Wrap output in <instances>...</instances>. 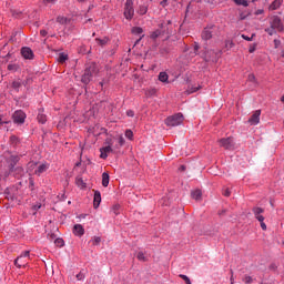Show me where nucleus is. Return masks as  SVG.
Here are the masks:
<instances>
[{"label": "nucleus", "instance_id": "51", "mask_svg": "<svg viewBox=\"0 0 284 284\" xmlns=\"http://www.w3.org/2000/svg\"><path fill=\"white\" fill-rule=\"evenodd\" d=\"M254 37H256V34H254V33L252 34V37L242 34V39H244V41H252V39H254Z\"/></svg>", "mask_w": 284, "mask_h": 284}, {"label": "nucleus", "instance_id": "44", "mask_svg": "<svg viewBox=\"0 0 284 284\" xmlns=\"http://www.w3.org/2000/svg\"><path fill=\"white\" fill-rule=\"evenodd\" d=\"M29 190L34 192V178H29Z\"/></svg>", "mask_w": 284, "mask_h": 284}, {"label": "nucleus", "instance_id": "55", "mask_svg": "<svg viewBox=\"0 0 284 284\" xmlns=\"http://www.w3.org/2000/svg\"><path fill=\"white\" fill-rule=\"evenodd\" d=\"M10 141L11 143H17L19 141V138H17V135H11Z\"/></svg>", "mask_w": 284, "mask_h": 284}, {"label": "nucleus", "instance_id": "39", "mask_svg": "<svg viewBox=\"0 0 284 284\" xmlns=\"http://www.w3.org/2000/svg\"><path fill=\"white\" fill-rule=\"evenodd\" d=\"M124 135L129 139V141H132L134 139V132H132V130L130 129L125 131Z\"/></svg>", "mask_w": 284, "mask_h": 284}, {"label": "nucleus", "instance_id": "33", "mask_svg": "<svg viewBox=\"0 0 284 284\" xmlns=\"http://www.w3.org/2000/svg\"><path fill=\"white\" fill-rule=\"evenodd\" d=\"M159 52L161 57H168L170 54V47H160Z\"/></svg>", "mask_w": 284, "mask_h": 284}, {"label": "nucleus", "instance_id": "15", "mask_svg": "<svg viewBox=\"0 0 284 284\" xmlns=\"http://www.w3.org/2000/svg\"><path fill=\"white\" fill-rule=\"evenodd\" d=\"M16 179H21L23 174H26V171L23 170V166H16L13 168V172H11Z\"/></svg>", "mask_w": 284, "mask_h": 284}, {"label": "nucleus", "instance_id": "48", "mask_svg": "<svg viewBox=\"0 0 284 284\" xmlns=\"http://www.w3.org/2000/svg\"><path fill=\"white\" fill-rule=\"evenodd\" d=\"M118 143H119L120 148H123V145H125V138H123V135H120Z\"/></svg>", "mask_w": 284, "mask_h": 284}, {"label": "nucleus", "instance_id": "11", "mask_svg": "<svg viewBox=\"0 0 284 284\" xmlns=\"http://www.w3.org/2000/svg\"><path fill=\"white\" fill-rule=\"evenodd\" d=\"M251 125H258L261 123V110H256L248 119Z\"/></svg>", "mask_w": 284, "mask_h": 284}, {"label": "nucleus", "instance_id": "6", "mask_svg": "<svg viewBox=\"0 0 284 284\" xmlns=\"http://www.w3.org/2000/svg\"><path fill=\"white\" fill-rule=\"evenodd\" d=\"M21 161V155H10L7 162L9 163V174L14 172V168H17V163Z\"/></svg>", "mask_w": 284, "mask_h": 284}, {"label": "nucleus", "instance_id": "21", "mask_svg": "<svg viewBox=\"0 0 284 284\" xmlns=\"http://www.w3.org/2000/svg\"><path fill=\"white\" fill-rule=\"evenodd\" d=\"M110 185V173L103 172L102 173V186L108 187Z\"/></svg>", "mask_w": 284, "mask_h": 284}, {"label": "nucleus", "instance_id": "47", "mask_svg": "<svg viewBox=\"0 0 284 284\" xmlns=\"http://www.w3.org/2000/svg\"><path fill=\"white\" fill-rule=\"evenodd\" d=\"M250 12L248 13H245V12H241L240 13V21H245V19H247V17H250Z\"/></svg>", "mask_w": 284, "mask_h": 284}, {"label": "nucleus", "instance_id": "10", "mask_svg": "<svg viewBox=\"0 0 284 284\" xmlns=\"http://www.w3.org/2000/svg\"><path fill=\"white\" fill-rule=\"evenodd\" d=\"M21 54H22L23 59H29L30 61H32V59H34V51H32V49L30 47H22Z\"/></svg>", "mask_w": 284, "mask_h": 284}, {"label": "nucleus", "instance_id": "54", "mask_svg": "<svg viewBox=\"0 0 284 284\" xmlns=\"http://www.w3.org/2000/svg\"><path fill=\"white\" fill-rule=\"evenodd\" d=\"M101 243V237L94 236L93 239V245H99Z\"/></svg>", "mask_w": 284, "mask_h": 284}, {"label": "nucleus", "instance_id": "22", "mask_svg": "<svg viewBox=\"0 0 284 284\" xmlns=\"http://www.w3.org/2000/svg\"><path fill=\"white\" fill-rule=\"evenodd\" d=\"M108 146H103L100 149V152H114V149H112V139H106Z\"/></svg>", "mask_w": 284, "mask_h": 284}, {"label": "nucleus", "instance_id": "1", "mask_svg": "<svg viewBox=\"0 0 284 284\" xmlns=\"http://www.w3.org/2000/svg\"><path fill=\"white\" fill-rule=\"evenodd\" d=\"M264 32H267L268 37H274L276 32H284V24L281 17L272 16L270 18V27L264 29Z\"/></svg>", "mask_w": 284, "mask_h": 284}, {"label": "nucleus", "instance_id": "42", "mask_svg": "<svg viewBox=\"0 0 284 284\" xmlns=\"http://www.w3.org/2000/svg\"><path fill=\"white\" fill-rule=\"evenodd\" d=\"M57 22H58V23H61V26H64V23H68V18L62 17V16H59V17L57 18Z\"/></svg>", "mask_w": 284, "mask_h": 284}, {"label": "nucleus", "instance_id": "52", "mask_svg": "<svg viewBox=\"0 0 284 284\" xmlns=\"http://www.w3.org/2000/svg\"><path fill=\"white\" fill-rule=\"evenodd\" d=\"M75 277L78 278V281H83V278H85V274H83V272H80L75 275Z\"/></svg>", "mask_w": 284, "mask_h": 284}, {"label": "nucleus", "instance_id": "41", "mask_svg": "<svg viewBox=\"0 0 284 284\" xmlns=\"http://www.w3.org/2000/svg\"><path fill=\"white\" fill-rule=\"evenodd\" d=\"M119 210H121V204H115L112 206V212L115 214V216H119Z\"/></svg>", "mask_w": 284, "mask_h": 284}, {"label": "nucleus", "instance_id": "64", "mask_svg": "<svg viewBox=\"0 0 284 284\" xmlns=\"http://www.w3.org/2000/svg\"><path fill=\"white\" fill-rule=\"evenodd\" d=\"M160 6H162V8H165V6H168V0H162L160 2Z\"/></svg>", "mask_w": 284, "mask_h": 284}, {"label": "nucleus", "instance_id": "61", "mask_svg": "<svg viewBox=\"0 0 284 284\" xmlns=\"http://www.w3.org/2000/svg\"><path fill=\"white\" fill-rule=\"evenodd\" d=\"M185 170H187V166H185V164H182V165L179 168V172H185Z\"/></svg>", "mask_w": 284, "mask_h": 284}, {"label": "nucleus", "instance_id": "13", "mask_svg": "<svg viewBox=\"0 0 284 284\" xmlns=\"http://www.w3.org/2000/svg\"><path fill=\"white\" fill-rule=\"evenodd\" d=\"M94 196H93V207L94 210H98L99 205H101V191L93 190Z\"/></svg>", "mask_w": 284, "mask_h": 284}, {"label": "nucleus", "instance_id": "19", "mask_svg": "<svg viewBox=\"0 0 284 284\" xmlns=\"http://www.w3.org/2000/svg\"><path fill=\"white\" fill-rule=\"evenodd\" d=\"M93 77L84 71V73L81 77V83H83V85H89Z\"/></svg>", "mask_w": 284, "mask_h": 284}, {"label": "nucleus", "instance_id": "25", "mask_svg": "<svg viewBox=\"0 0 284 284\" xmlns=\"http://www.w3.org/2000/svg\"><path fill=\"white\" fill-rule=\"evenodd\" d=\"M38 122L44 125L48 122V115L43 114V111H39L38 113Z\"/></svg>", "mask_w": 284, "mask_h": 284}, {"label": "nucleus", "instance_id": "4", "mask_svg": "<svg viewBox=\"0 0 284 284\" xmlns=\"http://www.w3.org/2000/svg\"><path fill=\"white\" fill-rule=\"evenodd\" d=\"M165 125L168 128H176V125H181L183 123V113H176L174 115L168 116L164 120Z\"/></svg>", "mask_w": 284, "mask_h": 284}, {"label": "nucleus", "instance_id": "5", "mask_svg": "<svg viewBox=\"0 0 284 284\" xmlns=\"http://www.w3.org/2000/svg\"><path fill=\"white\" fill-rule=\"evenodd\" d=\"M123 16L126 21H132V19H134V0L125 1Z\"/></svg>", "mask_w": 284, "mask_h": 284}, {"label": "nucleus", "instance_id": "9", "mask_svg": "<svg viewBox=\"0 0 284 284\" xmlns=\"http://www.w3.org/2000/svg\"><path fill=\"white\" fill-rule=\"evenodd\" d=\"M221 148L224 150H234V139L233 138H223L220 140Z\"/></svg>", "mask_w": 284, "mask_h": 284}, {"label": "nucleus", "instance_id": "14", "mask_svg": "<svg viewBox=\"0 0 284 284\" xmlns=\"http://www.w3.org/2000/svg\"><path fill=\"white\" fill-rule=\"evenodd\" d=\"M73 234H74V236L81 237V236H83V234H85V229L81 224H75L73 226Z\"/></svg>", "mask_w": 284, "mask_h": 284}, {"label": "nucleus", "instance_id": "18", "mask_svg": "<svg viewBox=\"0 0 284 284\" xmlns=\"http://www.w3.org/2000/svg\"><path fill=\"white\" fill-rule=\"evenodd\" d=\"M201 38H202L203 41H210V39H212V30L205 28L202 31Z\"/></svg>", "mask_w": 284, "mask_h": 284}, {"label": "nucleus", "instance_id": "37", "mask_svg": "<svg viewBox=\"0 0 284 284\" xmlns=\"http://www.w3.org/2000/svg\"><path fill=\"white\" fill-rule=\"evenodd\" d=\"M162 34H163V32L161 31V29H158V30H155V31H153V32L151 33V39L156 40V39H159V37H161Z\"/></svg>", "mask_w": 284, "mask_h": 284}, {"label": "nucleus", "instance_id": "28", "mask_svg": "<svg viewBox=\"0 0 284 284\" xmlns=\"http://www.w3.org/2000/svg\"><path fill=\"white\" fill-rule=\"evenodd\" d=\"M75 184L78 185V187H81V190H85V187H88V184L84 183L83 178H77Z\"/></svg>", "mask_w": 284, "mask_h": 284}, {"label": "nucleus", "instance_id": "38", "mask_svg": "<svg viewBox=\"0 0 284 284\" xmlns=\"http://www.w3.org/2000/svg\"><path fill=\"white\" fill-rule=\"evenodd\" d=\"M54 245H55L57 247H63V246L65 245V241H63V239H61V237H57V239L54 240Z\"/></svg>", "mask_w": 284, "mask_h": 284}, {"label": "nucleus", "instance_id": "34", "mask_svg": "<svg viewBox=\"0 0 284 284\" xmlns=\"http://www.w3.org/2000/svg\"><path fill=\"white\" fill-rule=\"evenodd\" d=\"M95 41L103 48V45L108 44V41H110V38L108 37H104L103 39L97 38Z\"/></svg>", "mask_w": 284, "mask_h": 284}, {"label": "nucleus", "instance_id": "45", "mask_svg": "<svg viewBox=\"0 0 284 284\" xmlns=\"http://www.w3.org/2000/svg\"><path fill=\"white\" fill-rule=\"evenodd\" d=\"M180 278H182V281L186 284H192V281H190V277L187 275L180 274Z\"/></svg>", "mask_w": 284, "mask_h": 284}, {"label": "nucleus", "instance_id": "32", "mask_svg": "<svg viewBox=\"0 0 284 284\" xmlns=\"http://www.w3.org/2000/svg\"><path fill=\"white\" fill-rule=\"evenodd\" d=\"M136 258L138 261H142V263H148V257L145 256V253H143V251L138 252Z\"/></svg>", "mask_w": 284, "mask_h": 284}, {"label": "nucleus", "instance_id": "17", "mask_svg": "<svg viewBox=\"0 0 284 284\" xmlns=\"http://www.w3.org/2000/svg\"><path fill=\"white\" fill-rule=\"evenodd\" d=\"M14 265H16V267H19V268L26 267L28 265V260H24L23 257L18 256L14 260Z\"/></svg>", "mask_w": 284, "mask_h": 284}, {"label": "nucleus", "instance_id": "43", "mask_svg": "<svg viewBox=\"0 0 284 284\" xmlns=\"http://www.w3.org/2000/svg\"><path fill=\"white\" fill-rule=\"evenodd\" d=\"M234 41H232V40H225V48L227 49V50H232V48H234Z\"/></svg>", "mask_w": 284, "mask_h": 284}, {"label": "nucleus", "instance_id": "53", "mask_svg": "<svg viewBox=\"0 0 284 284\" xmlns=\"http://www.w3.org/2000/svg\"><path fill=\"white\" fill-rule=\"evenodd\" d=\"M273 43H274L275 50L281 47V40H278V39H275V40L273 41Z\"/></svg>", "mask_w": 284, "mask_h": 284}, {"label": "nucleus", "instance_id": "20", "mask_svg": "<svg viewBox=\"0 0 284 284\" xmlns=\"http://www.w3.org/2000/svg\"><path fill=\"white\" fill-rule=\"evenodd\" d=\"M4 195H6L7 201H17V195L14 193H12L11 189L7 187L4 190Z\"/></svg>", "mask_w": 284, "mask_h": 284}, {"label": "nucleus", "instance_id": "3", "mask_svg": "<svg viewBox=\"0 0 284 284\" xmlns=\"http://www.w3.org/2000/svg\"><path fill=\"white\" fill-rule=\"evenodd\" d=\"M159 28L162 32V36L166 37V39H170V37H174V34H176V30L172 24V20H168L166 22L161 23Z\"/></svg>", "mask_w": 284, "mask_h": 284}, {"label": "nucleus", "instance_id": "26", "mask_svg": "<svg viewBox=\"0 0 284 284\" xmlns=\"http://www.w3.org/2000/svg\"><path fill=\"white\" fill-rule=\"evenodd\" d=\"M192 199H194L195 201H201V197L203 196V192H201V190H195L191 193Z\"/></svg>", "mask_w": 284, "mask_h": 284}, {"label": "nucleus", "instance_id": "60", "mask_svg": "<svg viewBox=\"0 0 284 284\" xmlns=\"http://www.w3.org/2000/svg\"><path fill=\"white\" fill-rule=\"evenodd\" d=\"M264 12H265V10L258 9L255 11V17H258V14H263Z\"/></svg>", "mask_w": 284, "mask_h": 284}, {"label": "nucleus", "instance_id": "16", "mask_svg": "<svg viewBox=\"0 0 284 284\" xmlns=\"http://www.w3.org/2000/svg\"><path fill=\"white\" fill-rule=\"evenodd\" d=\"M7 70L12 73L21 72V65L19 63H9Z\"/></svg>", "mask_w": 284, "mask_h": 284}, {"label": "nucleus", "instance_id": "35", "mask_svg": "<svg viewBox=\"0 0 284 284\" xmlns=\"http://www.w3.org/2000/svg\"><path fill=\"white\" fill-rule=\"evenodd\" d=\"M131 32H132V34H135V36L143 34V28H141V27H133L131 29Z\"/></svg>", "mask_w": 284, "mask_h": 284}, {"label": "nucleus", "instance_id": "58", "mask_svg": "<svg viewBox=\"0 0 284 284\" xmlns=\"http://www.w3.org/2000/svg\"><path fill=\"white\" fill-rule=\"evenodd\" d=\"M40 37H48V30L45 29L40 30Z\"/></svg>", "mask_w": 284, "mask_h": 284}, {"label": "nucleus", "instance_id": "7", "mask_svg": "<svg viewBox=\"0 0 284 284\" xmlns=\"http://www.w3.org/2000/svg\"><path fill=\"white\" fill-rule=\"evenodd\" d=\"M84 72H87V74H90L91 77L97 75V73L99 72V64L97 62L87 63Z\"/></svg>", "mask_w": 284, "mask_h": 284}, {"label": "nucleus", "instance_id": "57", "mask_svg": "<svg viewBox=\"0 0 284 284\" xmlns=\"http://www.w3.org/2000/svg\"><path fill=\"white\" fill-rule=\"evenodd\" d=\"M101 154H100V159H108V152L105 151H100Z\"/></svg>", "mask_w": 284, "mask_h": 284}, {"label": "nucleus", "instance_id": "8", "mask_svg": "<svg viewBox=\"0 0 284 284\" xmlns=\"http://www.w3.org/2000/svg\"><path fill=\"white\" fill-rule=\"evenodd\" d=\"M13 123H17L18 125H23L26 123V112L18 110L12 115Z\"/></svg>", "mask_w": 284, "mask_h": 284}, {"label": "nucleus", "instance_id": "46", "mask_svg": "<svg viewBox=\"0 0 284 284\" xmlns=\"http://www.w3.org/2000/svg\"><path fill=\"white\" fill-rule=\"evenodd\" d=\"M11 12H12V17H14V19H21V14H23V12L17 11V10H13Z\"/></svg>", "mask_w": 284, "mask_h": 284}, {"label": "nucleus", "instance_id": "50", "mask_svg": "<svg viewBox=\"0 0 284 284\" xmlns=\"http://www.w3.org/2000/svg\"><path fill=\"white\" fill-rule=\"evenodd\" d=\"M193 50L194 54H199V50H201V45H199V42H194Z\"/></svg>", "mask_w": 284, "mask_h": 284}, {"label": "nucleus", "instance_id": "2", "mask_svg": "<svg viewBox=\"0 0 284 284\" xmlns=\"http://www.w3.org/2000/svg\"><path fill=\"white\" fill-rule=\"evenodd\" d=\"M204 61L206 63H219V59L223 55V50H214V49H207V47L204 48Z\"/></svg>", "mask_w": 284, "mask_h": 284}, {"label": "nucleus", "instance_id": "62", "mask_svg": "<svg viewBox=\"0 0 284 284\" xmlns=\"http://www.w3.org/2000/svg\"><path fill=\"white\" fill-rule=\"evenodd\" d=\"M223 194L224 196H231L232 192L230 191V189H226Z\"/></svg>", "mask_w": 284, "mask_h": 284}, {"label": "nucleus", "instance_id": "56", "mask_svg": "<svg viewBox=\"0 0 284 284\" xmlns=\"http://www.w3.org/2000/svg\"><path fill=\"white\" fill-rule=\"evenodd\" d=\"M126 116H130L131 119L134 118V111L133 110H128L126 111Z\"/></svg>", "mask_w": 284, "mask_h": 284}, {"label": "nucleus", "instance_id": "40", "mask_svg": "<svg viewBox=\"0 0 284 284\" xmlns=\"http://www.w3.org/2000/svg\"><path fill=\"white\" fill-rule=\"evenodd\" d=\"M243 283H245V284H251V283H254V278H252V276H250V275H244V277H243Z\"/></svg>", "mask_w": 284, "mask_h": 284}, {"label": "nucleus", "instance_id": "27", "mask_svg": "<svg viewBox=\"0 0 284 284\" xmlns=\"http://www.w3.org/2000/svg\"><path fill=\"white\" fill-rule=\"evenodd\" d=\"M170 79V75L165 71L160 72L159 74V81L162 83H168V80Z\"/></svg>", "mask_w": 284, "mask_h": 284}, {"label": "nucleus", "instance_id": "24", "mask_svg": "<svg viewBox=\"0 0 284 284\" xmlns=\"http://www.w3.org/2000/svg\"><path fill=\"white\" fill-rule=\"evenodd\" d=\"M79 54H92V48L88 50V47L85 44H82L78 49Z\"/></svg>", "mask_w": 284, "mask_h": 284}, {"label": "nucleus", "instance_id": "49", "mask_svg": "<svg viewBox=\"0 0 284 284\" xmlns=\"http://www.w3.org/2000/svg\"><path fill=\"white\" fill-rule=\"evenodd\" d=\"M19 257H22L24 260L30 258V251H23Z\"/></svg>", "mask_w": 284, "mask_h": 284}, {"label": "nucleus", "instance_id": "12", "mask_svg": "<svg viewBox=\"0 0 284 284\" xmlns=\"http://www.w3.org/2000/svg\"><path fill=\"white\" fill-rule=\"evenodd\" d=\"M263 212H265L263 207H258V206L253 207V214L260 223H263V221H265V216L261 215L263 214Z\"/></svg>", "mask_w": 284, "mask_h": 284}, {"label": "nucleus", "instance_id": "36", "mask_svg": "<svg viewBox=\"0 0 284 284\" xmlns=\"http://www.w3.org/2000/svg\"><path fill=\"white\" fill-rule=\"evenodd\" d=\"M235 6H243L244 8H247L250 6V2L247 0H233Z\"/></svg>", "mask_w": 284, "mask_h": 284}, {"label": "nucleus", "instance_id": "31", "mask_svg": "<svg viewBox=\"0 0 284 284\" xmlns=\"http://www.w3.org/2000/svg\"><path fill=\"white\" fill-rule=\"evenodd\" d=\"M21 81L19 80H14L12 83H11V88L16 91V92H19V90L21 89Z\"/></svg>", "mask_w": 284, "mask_h": 284}, {"label": "nucleus", "instance_id": "30", "mask_svg": "<svg viewBox=\"0 0 284 284\" xmlns=\"http://www.w3.org/2000/svg\"><path fill=\"white\" fill-rule=\"evenodd\" d=\"M68 59H69L68 53L61 52L59 53L58 62L63 64L65 63V61H68Z\"/></svg>", "mask_w": 284, "mask_h": 284}, {"label": "nucleus", "instance_id": "59", "mask_svg": "<svg viewBox=\"0 0 284 284\" xmlns=\"http://www.w3.org/2000/svg\"><path fill=\"white\" fill-rule=\"evenodd\" d=\"M48 239L54 241V239L57 240V235L54 233L48 234Z\"/></svg>", "mask_w": 284, "mask_h": 284}, {"label": "nucleus", "instance_id": "63", "mask_svg": "<svg viewBox=\"0 0 284 284\" xmlns=\"http://www.w3.org/2000/svg\"><path fill=\"white\" fill-rule=\"evenodd\" d=\"M260 223H261L262 230H264V231L267 230V225L265 224V222L262 221V222H260Z\"/></svg>", "mask_w": 284, "mask_h": 284}, {"label": "nucleus", "instance_id": "23", "mask_svg": "<svg viewBox=\"0 0 284 284\" xmlns=\"http://www.w3.org/2000/svg\"><path fill=\"white\" fill-rule=\"evenodd\" d=\"M281 6H283V0H274L270 4L268 10H278V8H281Z\"/></svg>", "mask_w": 284, "mask_h": 284}, {"label": "nucleus", "instance_id": "29", "mask_svg": "<svg viewBox=\"0 0 284 284\" xmlns=\"http://www.w3.org/2000/svg\"><path fill=\"white\" fill-rule=\"evenodd\" d=\"M45 170H48V166H45V164H40L38 169L34 171V174H37L38 176H41V174H43Z\"/></svg>", "mask_w": 284, "mask_h": 284}]
</instances>
